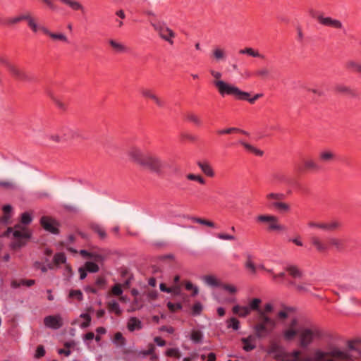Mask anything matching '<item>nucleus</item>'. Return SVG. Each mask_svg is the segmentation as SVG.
I'll list each match as a JSON object with an SVG mask.
<instances>
[{
    "label": "nucleus",
    "instance_id": "1",
    "mask_svg": "<svg viewBox=\"0 0 361 361\" xmlns=\"http://www.w3.org/2000/svg\"><path fill=\"white\" fill-rule=\"evenodd\" d=\"M282 337L286 341H292L298 336L300 347L306 348L314 341L322 339L324 331L316 325L300 324L296 317H292L289 322L284 324V328L281 332Z\"/></svg>",
    "mask_w": 361,
    "mask_h": 361
},
{
    "label": "nucleus",
    "instance_id": "2",
    "mask_svg": "<svg viewBox=\"0 0 361 361\" xmlns=\"http://www.w3.org/2000/svg\"><path fill=\"white\" fill-rule=\"evenodd\" d=\"M348 349L341 350L337 347L331 348L328 351H323L322 350H317L314 353L312 357H305L301 359L300 361H355L354 359L355 355H360V352L357 350L353 347V342L349 341Z\"/></svg>",
    "mask_w": 361,
    "mask_h": 361
},
{
    "label": "nucleus",
    "instance_id": "3",
    "mask_svg": "<svg viewBox=\"0 0 361 361\" xmlns=\"http://www.w3.org/2000/svg\"><path fill=\"white\" fill-rule=\"evenodd\" d=\"M32 221V217L29 212H24L21 214V224H16L13 228H8V233L12 234L14 240L11 243V247L13 249L20 248L25 243V240L31 237L30 231L26 227Z\"/></svg>",
    "mask_w": 361,
    "mask_h": 361
},
{
    "label": "nucleus",
    "instance_id": "4",
    "mask_svg": "<svg viewBox=\"0 0 361 361\" xmlns=\"http://www.w3.org/2000/svg\"><path fill=\"white\" fill-rule=\"evenodd\" d=\"M213 85L222 97L231 96L237 100H240L247 96L245 91L241 90L236 85L222 80H214Z\"/></svg>",
    "mask_w": 361,
    "mask_h": 361
},
{
    "label": "nucleus",
    "instance_id": "5",
    "mask_svg": "<svg viewBox=\"0 0 361 361\" xmlns=\"http://www.w3.org/2000/svg\"><path fill=\"white\" fill-rule=\"evenodd\" d=\"M268 354L271 355L276 361H300L301 353L298 350L292 352H286L276 343L271 344L267 350Z\"/></svg>",
    "mask_w": 361,
    "mask_h": 361
},
{
    "label": "nucleus",
    "instance_id": "6",
    "mask_svg": "<svg viewBox=\"0 0 361 361\" xmlns=\"http://www.w3.org/2000/svg\"><path fill=\"white\" fill-rule=\"evenodd\" d=\"M276 326L275 319L262 313V317L259 316V322L254 326V331L257 338H262L268 336Z\"/></svg>",
    "mask_w": 361,
    "mask_h": 361
},
{
    "label": "nucleus",
    "instance_id": "7",
    "mask_svg": "<svg viewBox=\"0 0 361 361\" xmlns=\"http://www.w3.org/2000/svg\"><path fill=\"white\" fill-rule=\"evenodd\" d=\"M80 137L84 138L82 130L67 126L61 127L57 133L50 136V138L56 142L70 141Z\"/></svg>",
    "mask_w": 361,
    "mask_h": 361
},
{
    "label": "nucleus",
    "instance_id": "8",
    "mask_svg": "<svg viewBox=\"0 0 361 361\" xmlns=\"http://www.w3.org/2000/svg\"><path fill=\"white\" fill-rule=\"evenodd\" d=\"M141 166L159 175L162 173V171L165 167V162L157 156L147 154L145 155V160L142 162Z\"/></svg>",
    "mask_w": 361,
    "mask_h": 361
},
{
    "label": "nucleus",
    "instance_id": "9",
    "mask_svg": "<svg viewBox=\"0 0 361 361\" xmlns=\"http://www.w3.org/2000/svg\"><path fill=\"white\" fill-rule=\"evenodd\" d=\"M152 25L163 40L167 42L170 45H173L176 34L165 23L154 22L152 23Z\"/></svg>",
    "mask_w": 361,
    "mask_h": 361
},
{
    "label": "nucleus",
    "instance_id": "10",
    "mask_svg": "<svg viewBox=\"0 0 361 361\" xmlns=\"http://www.w3.org/2000/svg\"><path fill=\"white\" fill-rule=\"evenodd\" d=\"M0 63L6 66V67L8 68V71L11 73V75L17 79L29 82L32 81V78L31 76H30L27 73L23 71L20 68H18L15 65L11 63L6 58L1 56Z\"/></svg>",
    "mask_w": 361,
    "mask_h": 361
},
{
    "label": "nucleus",
    "instance_id": "11",
    "mask_svg": "<svg viewBox=\"0 0 361 361\" xmlns=\"http://www.w3.org/2000/svg\"><path fill=\"white\" fill-rule=\"evenodd\" d=\"M318 23L325 27H330L336 30H342L343 33L346 32L345 26L341 20L334 18L331 16H325L323 14H319L317 16Z\"/></svg>",
    "mask_w": 361,
    "mask_h": 361
},
{
    "label": "nucleus",
    "instance_id": "12",
    "mask_svg": "<svg viewBox=\"0 0 361 361\" xmlns=\"http://www.w3.org/2000/svg\"><path fill=\"white\" fill-rule=\"evenodd\" d=\"M257 221L269 224V231H283L285 226L279 223V219L274 215H259L257 217Z\"/></svg>",
    "mask_w": 361,
    "mask_h": 361
},
{
    "label": "nucleus",
    "instance_id": "13",
    "mask_svg": "<svg viewBox=\"0 0 361 361\" xmlns=\"http://www.w3.org/2000/svg\"><path fill=\"white\" fill-rule=\"evenodd\" d=\"M308 227L312 228H319L326 231H333L341 226V223L338 221H332L330 222H309Z\"/></svg>",
    "mask_w": 361,
    "mask_h": 361
},
{
    "label": "nucleus",
    "instance_id": "14",
    "mask_svg": "<svg viewBox=\"0 0 361 361\" xmlns=\"http://www.w3.org/2000/svg\"><path fill=\"white\" fill-rule=\"evenodd\" d=\"M40 224L45 231L53 234L59 233V223L56 220L44 216L40 219Z\"/></svg>",
    "mask_w": 361,
    "mask_h": 361
},
{
    "label": "nucleus",
    "instance_id": "15",
    "mask_svg": "<svg viewBox=\"0 0 361 361\" xmlns=\"http://www.w3.org/2000/svg\"><path fill=\"white\" fill-rule=\"evenodd\" d=\"M44 324L46 327L57 330L63 326V320L60 314L49 315L44 317Z\"/></svg>",
    "mask_w": 361,
    "mask_h": 361
},
{
    "label": "nucleus",
    "instance_id": "16",
    "mask_svg": "<svg viewBox=\"0 0 361 361\" xmlns=\"http://www.w3.org/2000/svg\"><path fill=\"white\" fill-rule=\"evenodd\" d=\"M26 21L28 27L33 33L36 34L38 32H42L45 35L47 32L48 28L42 25L39 24L37 20L30 13H29Z\"/></svg>",
    "mask_w": 361,
    "mask_h": 361
},
{
    "label": "nucleus",
    "instance_id": "17",
    "mask_svg": "<svg viewBox=\"0 0 361 361\" xmlns=\"http://www.w3.org/2000/svg\"><path fill=\"white\" fill-rule=\"evenodd\" d=\"M140 93L142 97L151 99L159 107L164 106L165 102L158 97L152 90L149 88H142L140 90Z\"/></svg>",
    "mask_w": 361,
    "mask_h": 361
},
{
    "label": "nucleus",
    "instance_id": "18",
    "mask_svg": "<svg viewBox=\"0 0 361 361\" xmlns=\"http://www.w3.org/2000/svg\"><path fill=\"white\" fill-rule=\"evenodd\" d=\"M128 154L134 161L140 165H142V162L145 160V155L143 154L141 149L135 145H133L128 149Z\"/></svg>",
    "mask_w": 361,
    "mask_h": 361
},
{
    "label": "nucleus",
    "instance_id": "19",
    "mask_svg": "<svg viewBox=\"0 0 361 361\" xmlns=\"http://www.w3.org/2000/svg\"><path fill=\"white\" fill-rule=\"evenodd\" d=\"M256 338H257L256 335H250L247 337L242 338L241 342L243 344V350H245V352H250L255 349L257 347Z\"/></svg>",
    "mask_w": 361,
    "mask_h": 361
},
{
    "label": "nucleus",
    "instance_id": "20",
    "mask_svg": "<svg viewBox=\"0 0 361 361\" xmlns=\"http://www.w3.org/2000/svg\"><path fill=\"white\" fill-rule=\"evenodd\" d=\"M336 154L330 149H323L319 153V159L324 163H330L335 161Z\"/></svg>",
    "mask_w": 361,
    "mask_h": 361
},
{
    "label": "nucleus",
    "instance_id": "21",
    "mask_svg": "<svg viewBox=\"0 0 361 361\" xmlns=\"http://www.w3.org/2000/svg\"><path fill=\"white\" fill-rule=\"evenodd\" d=\"M310 241L312 245L319 252H326L329 249V245L317 236H312Z\"/></svg>",
    "mask_w": 361,
    "mask_h": 361
},
{
    "label": "nucleus",
    "instance_id": "22",
    "mask_svg": "<svg viewBox=\"0 0 361 361\" xmlns=\"http://www.w3.org/2000/svg\"><path fill=\"white\" fill-rule=\"evenodd\" d=\"M212 54L214 59H215L216 61H225L227 57L226 51L219 46H216L214 47L212 51Z\"/></svg>",
    "mask_w": 361,
    "mask_h": 361
},
{
    "label": "nucleus",
    "instance_id": "23",
    "mask_svg": "<svg viewBox=\"0 0 361 361\" xmlns=\"http://www.w3.org/2000/svg\"><path fill=\"white\" fill-rule=\"evenodd\" d=\"M285 198V195L281 192H270L266 195L269 207H272V202H280Z\"/></svg>",
    "mask_w": 361,
    "mask_h": 361
},
{
    "label": "nucleus",
    "instance_id": "24",
    "mask_svg": "<svg viewBox=\"0 0 361 361\" xmlns=\"http://www.w3.org/2000/svg\"><path fill=\"white\" fill-rule=\"evenodd\" d=\"M197 166L201 171L208 177H214L215 173L212 166L207 161H198Z\"/></svg>",
    "mask_w": 361,
    "mask_h": 361
},
{
    "label": "nucleus",
    "instance_id": "25",
    "mask_svg": "<svg viewBox=\"0 0 361 361\" xmlns=\"http://www.w3.org/2000/svg\"><path fill=\"white\" fill-rule=\"evenodd\" d=\"M29 13H26L21 14V15H19L16 17L8 18L4 20V24H5L6 25L10 26V25L17 24L23 20L26 21Z\"/></svg>",
    "mask_w": 361,
    "mask_h": 361
},
{
    "label": "nucleus",
    "instance_id": "26",
    "mask_svg": "<svg viewBox=\"0 0 361 361\" xmlns=\"http://www.w3.org/2000/svg\"><path fill=\"white\" fill-rule=\"evenodd\" d=\"M128 329L133 332L142 328V322L136 317H132L129 319L127 324Z\"/></svg>",
    "mask_w": 361,
    "mask_h": 361
},
{
    "label": "nucleus",
    "instance_id": "27",
    "mask_svg": "<svg viewBox=\"0 0 361 361\" xmlns=\"http://www.w3.org/2000/svg\"><path fill=\"white\" fill-rule=\"evenodd\" d=\"M202 280L204 283L211 287H220L221 286L220 281L212 275L204 276L202 277Z\"/></svg>",
    "mask_w": 361,
    "mask_h": 361
},
{
    "label": "nucleus",
    "instance_id": "28",
    "mask_svg": "<svg viewBox=\"0 0 361 361\" xmlns=\"http://www.w3.org/2000/svg\"><path fill=\"white\" fill-rule=\"evenodd\" d=\"M190 338L193 343L200 344L203 342L204 334L200 330L193 329L190 332Z\"/></svg>",
    "mask_w": 361,
    "mask_h": 361
},
{
    "label": "nucleus",
    "instance_id": "29",
    "mask_svg": "<svg viewBox=\"0 0 361 361\" xmlns=\"http://www.w3.org/2000/svg\"><path fill=\"white\" fill-rule=\"evenodd\" d=\"M232 311L234 314H238L240 317H245L250 314V310L247 306H241L236 305L233 307Z\"/></svg>",
    "mask_w": 361,
    "mask_h": 361
},
{
    "label": "nucleus",
    "instance_id": "30",
    "mask_svg": "<svg viewBox=\"0 0 361 361\" xmlns=\"http://www.w3.org/2000/svg\"><path fill=\"white\" fill-rule=\"evenodd\" d=\"M345 68L350 72L361 74V63L355 60H348L345 63Z\"/></svg>",
    "mask_w": 361,
    "mask_h": 361
},
{
    "label": "nucleus",
    "instance_id": "31",
    "mask_svg": "<svg viewBox=\"0 0 361 361\" xmlns=\"http://www.w3.org/2000/svg\"><path fill=\"white\" fill-rule=\"evenodd\" d=\"M319 165L312 159H307L304 161L303 167H298L299 171H303L304 170H319Z\"/></svg>",
    "mask_w": 361,
    "mask_h": 361
},
{
    "label": "nucleus",
    "instance_id": "32",
    "mask_svg": "<svg viewBox=\"0 0 361 361\" xmlns=\"http://www.w3.org/2000/svg\"><path fill=\"white\" fill-rule=\"evenodd\" d=\"M45 35L49 36L54 41H61L68 43V37L63 33H54L47 29V32Z\"/></svg>",
    "mask_w": 361,
    "mask_h": 361
},
{
    "label": "nucleus",
    "instance_id": "33",
    "mask_svg": "<svg viewBox=\"0 0 361 361\" xmlns=\"http://www.w3.org/2000/svg\"><path fill=\"white\" fill-rule=\"evenodd\" d=\"M109 43L116 53H125L128 51L127 47L123 44L114 39H109Z\"/></svg>",
    "mask_w": 361,
    "mask_h": 361
},
{
    "label": "nucleus",
    "instance_id": "34",
    "mask_svg": "<svg viewBox=\"0 0 361 361\" xmlns=\"http://www.w3.org/2000/svg\"><path fill=\"white\" fill-rule=\"evenodd\" d=\"M238 142L241 145H243L247 152H249L250 153H252V154H255L257 156H262L263 154V152L262 151H261L259 149H257L254 146H252V145L245 142L243 140H240Z\"/></svg>",
    "mask_w": 361,
    "mask_h": 361
},
{
    "label": "nucleus",
    "instance_id": "35",
    "mask_svg": "<svg viewBox=\"0 0 361 361\" xmlns=\"http://www.w3.org/2000/svg\"><path fill=\"white\" fill-rule=\"evenodd\" d=\"M272 209H275L280 212H287L290 211V205L283 202H272Z\"/></svg>",
    "mask_w": 361,
    "mask_h": 361
},
{
    "label": "nucleus",
    "instance_id": "36",
    "mask_svg": "<svg viewBox=\"0 0 361 361\" xmlns=\"http://www.w3.org/2000/svg\"><path fill=\"white\" fill-rule=\"evenodd\" d=\"M108 308L109 312H114L117 315L121 314L122 312V310L118 302L115 300H113L108 302Z\"/></svg>",
    "mask_w": 361,
    "mask_h": 361
},
{
    "label": "nucleus",
    "instance_id": "37",
    "mask_svg": "<svg viewBox=\"0 0 361 361\" xmlns=\"http://www.w3.org/2000/svg\"><path fill=\"white\" fill-rule=\"evenodd\" d=\"M35 283V281L33 279H21L19 281H13L11 284L13 288H18L21 286L30 287Z\"/></svg>",
    "mask_w": 361,
    "mask_h": 361
},
{
    "label": "nucleus",
    "instance_id": "38",
    "mask_svg": "<svg viewBox=\"0 0 361 361\" xmlns=\"http://www.w3.org/2000/svg\"><path fill=\"white\" fill-rule=\"evenodd\" d=\"M188 219L195 223H197V224H202L204 226H207L209 227H212V228L215 227L214 223L211 221H209V220H206V219H201L199 217H195V216H190V217H188Z\"/></svg>",
    "mask_w": 361,
    "mask_h": 361
},
{
    "label": "nucleus",
    "instance_id": "39",
    "mask_svg": "<svg viewBox=\"0 0 361 361\" xmlns=\"http://www.w3.org/2000/svg\"><path fill=\"white\" fill-rule=\"evenodd\" d=\"M262 300L259 298H253L252 299L247 305L248 308L250 309V312L252 311H257L259 314L260 308L259 305L261 304Z\"/></svg>",
    "mask_w": 361,
    "mask_h": 361
},
{
    "label": "nucleus",
    "instance_id": "40",
    "mask_svg": "<svg viewBox=\"0 0 361 361\" xmlns=\"http://www.w3.org/2000/svg\"><path fill=\"white\" fill-rule=\"evenodd\" d=\"M286 271L293 278H300L302 276L301 271L294 265H289L286 267Z\"/></svg>",
    "mask_w": 361,
    "mask_h": 361
},
{
    "label": "nucleus",
    "instance_id": "41",
    "mask_svg": "<svg viewBox=\"0 0 361 361\" xmlns=\"http://www.w3.org/2000/svg\"><path fill=\"white\" fill-rule=\"evenodd\" d=\"M62 3L68 5L74 11L82 10V6L78 1L74 0H60Z\"/></svg>",
    "mask_w": 361,
    "mask_h": 361
},
{
    "label": "nucleus",
    "instance_id": "42",
    "mask_svg": "<svg viewBox=\"0 0 361 361\" xmlns=\"http://www.w3.org/2000/svg\"><path fill=\"white\" fill-rule=\"evenodd\" d=\"M240 54H247L252 57H262L259 51L250 47H247L239 51Z\"/></svg>",
    "mask_w": 361,
    "mask_h": 361
},
{
    "label": "nucleus",
    "instance_id": "43",
    "mask_svg": "<svg viewBox=\"0 0 361 361\" xmlns=\"http://www.w3.org/2000/svg\"><path fill=\"white\" fill-rule=\"evenodd\" d=\"M186 178L189 180L196 181L201 185H205V179L200 175L188 173L186 175Z\"/></svg>",
    "mask_w": 361,
    "mask_h": 361
},
{
    "label": "nucleus",
    "instance_id": "44",
    "mask_svg": "<svg viewBox=\"0 0 361 361\" xmlns=\"http://www.w3.org/2000/svg\"><path fill=\"white\" fill-rule=\"evenodd\" d=\"M80 254L83 257L92 258V259H94L96 261H102L103 259V257H102V255L90 252H88V251H87L85 250H81L80 251Z\"/></svg>",
    "mask_w": 361,
    "mask_h": 361
},
{
    "label": "nucleus",
    "instance_id": "45",
    "mask_svg": "<svg viewBox=\"0 0 361 361\" xmlns=\"http://www.w3.org/2000/svg\"><path fill=\"white\" fill-rule=\"evenodd\" d=\"M328 240L329 245L335 247L338 250H341L343 249V243L342 240L337 238L331 237L329 238Z\"/></svg>",
    "mask_w": 361,
    "mask_h": 361
},
{
    "label": "nucleus",
    "instance_id": "46",
    "mask_svg": "<svg viewBox=\"0 0 361 361\" xmlns=\"http://www.w3.org/2000/svg\"><path fill=\"white\" fill-rule=\"evenodd\" d=\"M165 355L170 357L179 359L181 356L180 351L177 348H171L166 350Z\"/></svg>",
    "mask_w": 361,
    "mask_h": 361
},
{
    "label": "nucleus",
    "instance_id": "47",
    "mask_svg": "<svg viewBox=\"0 0 361 361\" xmlns=\"http://www.w3.org/2000/svg\"><path fill=\"white\" fill-rule=\"evenodd\" d=\"M68 298L71 299H76L78 301L83 300V294L80 290H71L68 293Z\"/></svg>",
    "mask_w": 361,
    "mask_h": 361
},
{
    "label": "nucleus",
    "instance_id": "48",
    "mask_svg": "<svg viewBox=\"0 0 361 361\" xmlns=\"http://www.w3.org/2000/svg\"><path fill=\"white\" fill-rule=\"evenodd\" d=\"M53 261L57 265L65 264L66 262V255L63 252H57L54 255Z\"/></svg>",
    "mask_w": 361,
    "mask_h": 361
},
{
    "label": "nucleus",
    "instance_id": "49",
    "mask_svg": "<svg viewBox=\"0 0 361 361\" xmlns=\"http://www.w3.org/2000/svg\"><path fill=\"white\" fill-rule=\"evenodd\" d=\"M113 343L117 345L124 346L126 345V339L121 332H117L114 335Z\"/></svg>",
    "mask_w": 361,
    "mask_h": 361
},
{
    "label": "nucleus",
    "instance_id": "50",
    "mask_svg": "<svg viewBox=\"0 0 361 361\" xmlns=\"http://www.w3.org/2000/svg\"><path fill=\"white\" fill-rule=\"evenodd\" d=\"M226 325L228 328H231L235 331L240 329V322L235 317H231L227 320Z\"/></svg>",
    "mask_w": 361,
    "mask_h": 361
},
{
    "label": "nucleus",
    "instance_id": "51",
    "mask_svg": "<svg viewBox=\"0 0 361 361\" xmlns=\"http://www.w3.org/2000/svg\"><path fill=\"white\" fill-rule=\"evenodd\" d=\"M92 230L98 234L100 238L104 239L106 237V233L104 228L99 224H94L92 226Z\"/></svg>",
    "mask_w": 361,
    "mask_h": 361
},
{
    "label": "nucleus",
    "instance_id": "52",
    "mask_svg": "<svg viewBox=\"0 0 361 361\" xmlns=\"http://www.w3.org/2000/svg\"><path fill=\"white\" fill-rule=\"evenodd\" d=\"M80 317L84 319V321L80 324L81 329L87 328L90 325L91 317L87 313H82Z\"/></svg>",
    "mask_w": 361,
    "mask_h": 361
},
{
    "label": "nucleus",
    "instance_id": "53",
    "mask_svg": "<svg viewBox=\"0 0 361 361\" xmlns=\"http://www.w3.org/2000/svg\"><path fill=\"white\" fill-rule=\"evenodd\" d=\"M84 268L90 273H96L99 271V266L92 262H85Z\"/></svg>",
    "mask_w": 361,
    "mask_h": 361
},
{
    "label": "nucleus",
    "instance_id": "54",
    "mask_svg": "<svg viewBox=\"0 0 361 361\" xmlns=\"http://www.w3.org/2000/svg\"><path fill=\"white\" fill-rule=\"evenodd\" d=\"M155 348L153 344H149L148 345V349L145 350H140L138 352V356L140 358H145L147 355H150L151 354H153V352H154Z\"/></svg>",
    "mask_w": 361,
    "mask_h": 361
},
{
    "label": "nucleus",
    "instance_id": "55",
    "mask_svg": "<svg viewBox=\"0 0 361 361\" xmlns=\"http://www.w3.org/2000/svg\"><path fill=\"white\" fill-rule=\"evenodd\" d=\"M245 268L250 270L252 274H255L257 271V267L255 265L254 262L252 260L251 256H248L247 261L245 262Z\"/></svg>",
    "mask_w": 361,
    "mask_h": 361
},
{
    "label": "nucleus",
    "instance_id": "56",
    "mask_svg": "<svg viewBox=\"0 0 361 361\" xmlns=\"http://www.w3.org/2000/svg\"><path fill=\"white\" fill-rule=\"evenodd\" d=\"M185 288L187 290H192V296H196L199 293V288L197 286L193 285L191 282L187 281L185 284Z\"/></svg>",
    "mask_w": 361,
    "mask_h": 361
},
{
    "label": "nucleus",
    "instance_id": "57",
    "mask_svg": "<svg viewBox=\"0 0 361 361\" xmlns=\"http://www.w3.org/2000/svg\"><path fill=\"white\" fill-rule=\"evenodd\" d=\"M272 180L276 183H286V178L281 172H275L272 175Z\"/></svg>",
    "mask_w": 361,
    "mask_h": 361
},
{
    "label": "nucleus",
    "instance_id": "58",
    "mask_svg": "<svg viewBox=\"0 0 361 361\" xmlns=\"http://www.w3.org/2000/svg\"><path fill=\"white\" fill-rule=\"evenodd\" d=\"M291 312L290 308L285 307L283 310L279 311L277 314V318L279 320H283L284 319L289 318V314Z\"/></svg>",
    "mask_w": 361,
    "mask_h": 361
},
{
    "label": "nucleus",
    "instance_id": "59",
    "mask_svg": "<svg viewBox=\"0 0 361 361\" xmlns=\"http://www.w3.org/2000/svg\"><path fill=\"white\" fill-rule=\"evenodd\" d=\"M203 307L200 302H196L192 307V314L194 316H197L201 314Z\"/></svg>",
    "mask_w": 361,
    "mask_h": 361
},
{
    "label": "nucleus",
    "instance_id": "60",
    "mask_svg": "<svg viewBox=\"0 0 361 361\" xmlns=\"http://www.w3.org/2000/svg\"><path fill=\"white\" fill-rule=\"evenodd\" d=\"M274 310V306L271 303L269 302L264 305V309L260 310L259 311V317H262V313L264 314V315H267V314L271 312Z\"/></svg>",
    "mask_w": 361,
    "mask_h": 361
},
{
    "label": "nucleus",
    "instance_id": "61",
    "mask_svg": "<svg viewBox=\"0 0 361 361\" xmlns=\"http://www.w3.org/2000/svg\"><path fill=\"white\" fill-rule=\"evenodd\" d=\"M216 236L219 239L223 240H235L236 239L235 237L233 235L222 233H217Z\"/></svg>",
    "mask_w": 361,
    "mask_h": 361
},
{
    "label": "nucleus",
    "instance_id": "62",
    "mask_svg": "<svg viewBox=\"0 0 361 361\" xmlns=\"http://www.w3.org/2000/svg\"><path fill=\"white\" fill-rule=\"evenodd\" d=\"M187 119H188V121L193 123L194 124H195L197 126L202 125V121H201L200 118L197 116H196L193 114L188 115Z\"/></svg>",
    "mask_w": 361,
    "mask_h": 361
},
{
    "label": "nucleus",
    "instance_id": "63",
    "mask_svg": "<svg viewBox=\"0 0 361 361\" xmlns=\"http://www.w3.org/2000/svg\"><path fill=\"white\" fill-rule=\"evenodd\" d=\"M122 293H123V290H122V287H121V284L117 283L112 287L111 294L113 295L119 296V295H122Z\"/></svg>",
    "mask_w": 361,
    "mask_h": 361
},
{
    "label": "nucleus",
    "instance_id": "64",
    "mask_svg": "<svg viewBox=\"0 0 361 361\" xmlns=\"http://www.w3.org/2000/svg\"><path fill=\"white\" fill-rule=\"evenodd\" d=\"M310 284L309 283H302L296 286V289L300 293H308L310 291Z\"/></svg>",
    "mask_w": 361,
    "mask_h": 361
}]
</instances>
